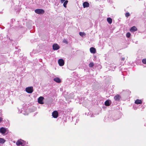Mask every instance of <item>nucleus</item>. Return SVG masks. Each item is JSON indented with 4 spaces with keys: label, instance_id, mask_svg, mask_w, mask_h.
Returning <instances> with one entry per match:
<instances>
[{
    "label": "nucleus",
    "instance_id": "obj_6",
    "mask_svg": "<svg viewBox=\"0 0 146 146\" xmlns=\"http://www.w3.org/2000/svg\"><path fill=\"white\" fill-rule=\"evenodd\" d=\"M58 63L60 66H63L64 64V60L62 59H59L58 61Z\"/></svg>",
    "mask_w": 146,
    "mask_h": 146
},
{
    "label": "nucleus",
    "instance_id": "obj_17",
    "mask_svg": "<svg viewBox=\"0 0 146 146\" xmlns=\"http://www.w3.org/2000/svg\"><path fill=\"white\" fill-rule=\"evenodd\" d=\"M68 2V0H65L63 3V6L64 7L66 8V5Z\"/></svg>",
    "mask_w": 146,
    "mask_h": 146
},
{
    "label": "nucleus",
    "instance_id": "obj_16",
    "mask_svg": "<svg viewBox=\"0 0 146 146\" xmlns=\"http://www.w3.org/2000/svg\"><path fill=\"white\" fill-rule=\"evenodd\" d=\"M105 105L106 106H110V104L109 101L108 100L106 101L105 102Z\"/></svg>",
    "mask_w": 146,
    "mask_h": 146
},
{
    "label": "nucleus",
    "instance_id": "obj_5",
    "mask_svg": "<svg viewBox=\"0 0 146 146\" xmlns=\"http://www.w3.org/2000/svg\"><path fill=\"white\" fill-rule=\"evenodd\" d=\"M7 132L6 129L5 128L2 127L0 128V133L2 134L5 133Z\"/></svg>",
    "mask_w": 146,
    "mask_h": 146
},
{
    "label": "nucleus",
    "instance_id": "obj_14",
    "mask_svg": "<svg viewBox=\"0 0 146 146\" xmlns=\"http://www.w3.org/2000/svg\"><path fill=\"white\" fill-rule=\"evenodd\" d=\"M135 103L137 104H141L142 103V102L141 100L137 99L135 101Z\"/></svg>",
    "mask_w": 146,
    "mask_h": 146
},
{
    "label": "nucleus",
    "instance_id": "obj_25",
    "mask_svg": "<svg viewBox=\"0 0 146 146\" xmlns=\"http://www.w3.org/2000/svg\"><path fill=\"white\" fill-rule=\"evenodd\" d=\"M3 118L2 117H0V123H1L2 121L3 120Z\"/></svg>",
    "mask_w": 146,
    "mask_h": 146
},
{
    "label": "nucleus",
    "instance_id": "obj_21",
    "mask_svg": "<svg viewBox=\"0 0 146 146\" xmlns=\"http://www.w3.org/2000/svg\"><path fill=\"white\" fill-rule=\"evenodd\" d=\"M131 36V34L129 32H128L126 34V36L127 38H129Z\"/></svg>",
    "mask_w": 146,
    "mask_h": 146
},
{
    "label": "nucleus",
    "instance_id": "obj_8",
    "mask_svg": "<svg viewBox=\"0 0 146 146\" xmlns=\"http://www.w3.org/2000/svg\"><path fill=\"white\" fill-rule=\"evenodd\" d=\"M52 116L54 118H56L58 116V113L57 111H54L52 113Z\"/></svg>",
    "mask_w": 146,
    "mask_h": 146
},
{
    "label": "nucleus",
    "instance_id": "obj_12",
    "mask_svg": "<svg viewBox=\"0 0 146 146\" xmlns=\"http://www.w3.org/2000/svg\"><path fill=\"white\" fill-rule=\"evenodd\" d=\"M54 80L55 82L60 83L61 82V80L59 78L56 77L54 79Z\"/></svg>",
    "mask_w": 146,
    "mask_h": 146
},
{
    "label": "nucleus",
    "instance_id": "obj_27",
    "mask_svg": "<svg viewBox=\"0 0 146 146\" xmlns=\"http://www.w3.org/2000/svg\"><path fill=\"white\" fill-rule=\"evenodd\" d=\"M65 0H60L61 2V3H62Z\"/></svg>",
    "mask_w": 146,
    "mask_h": 146
},
{
    "label": "nucleus",
    "instance_id": "obj_4",
    "mask_svg": "<svg viewBox=\"0 0 146 146\" xmlns=\"http://www.w3.org/2000/svg\"><path fill=\"white\" fill-rule=\"evenodd\" d=\"M44 98L42 96H40V97H39L38 100V103L39 104H43L44 103L42 101Z\"/></svg>",
    "mask_w": 146,
    "mask_h": 146
},
{
    "label": "nucleus",
    "instance_id": "obj_22",
    "mask_svg": "<svg viewBox=\"0 0 146 146\" xmlns=\"http://www.w3.org/2000/svg\"><path fill=\"white\" fill-rule=\"evenodd\" d=\"M130 15V14L129 12H127L125 14V16L126 17H128Z\"/></svg>",
    "mask_w": 146,
    "mask_h": 146
},
{
    "label": "nucleus",
    "instance_id": "obj_20",
    "mask_svg": "<svg viewBox=\"0 0 146 146\" xmlns=\"http://www.w3.org/2000/svg\"><path fill=\"white\" fill-rule=\"evenodd\" d=\"M79 35L80 36H83L86 35L85 34L84 32H80L79 33Z\"/></svg>",
    "mask_w": 146,
    "mask_h": 146
},
{
    "label": "nucleus",
    "instance_id": "obj_3",
    "mask_svg": "<svg viewBox=\"0 0 146 146\" xmlns=\"http://www.w3.org/2000/svg\"><path fill=\"white\" fill-rule=\"evenodd\" d=\"M24 141L21 139L18 140L16 142V145L18 146H22L24 143Z\"/></svg>",
    "mask_w": 146,
    "mask_h": 146
},
{
    "label": "nucleus",
    "instance_id": "obj_2",
    "mask_svg": "<svg viewBox=\"0 0 146 146\" xmlns=\"http://www.w3.org/2000/svg\"><path fill=\"white\" fill-rule=\"evenodd\" d=\"M35 12L37 14H40L43 13L44 11L42 9H37L35 10Z\"/></svg>",
    "mask_w": 146,
    "mask_h": 146
},
{
    "label": "nucleus",
    "instance_id": "obj_23",
    "mask_svg": "<svg viewBox=\"0 0 146 146\" xmlns=\"http://www.w3.org/2000/svg\"><path fill=\"white\" fill-rule=\"evenodd\" d=\"M142 62L144 64H146V58L143 59L142 60Z\"/></svg>",
    "mask_w": 146,
    "mask_h": 146
},
{
    "label": "nucleus",
    "instance_id": "obj_24",
    "mask_svg": "<svg viewBox=\"0 0 146 146\" xmlns=\"http://www.w3.org/2000/svg\"><path fill=\"white\" fill-rule=\"evenodd\" d=\"M63 42L64 43H65L66 44L68 43V42L65 40H63Z\"/></svg>",
    "mask_w": 146,
    "mask_h": 146
},
{
    "label": "nucleus",
    "instance_id": "obj_15",
    "mask_svg": "<svg viewBox=\"0 0 146 146\" xmlns=\"http://www.w3.org/2000/svg\"><path fill=\"white\" fill-rule=\"evenodd\" d=\"M107 21L110 24H111L112 22V19L110 17L108 18L107 19Z\"/></svg>",
    "mask_w": 146,
    "mask_h": 146
},
{
    "label": "nucleus",
    "instance_id": "obj_7",
    "mask_svg": "<svg viewBox=\"0 0 146 146\" xmlns=\"http://www.w3.org/2000/svg\"><path fill=\"white\" fill-rule=\"evenodd\" d=\"M53 49L54 50H56L59 49V46L57 44H54L52 46Z\"/></svg>",
    "mask_w": 146,
    "mask_h": 146
},
{
    "label": "nucleus",
    "instance_id": "obj_13",
    "mask_svg": "<svg viewBox=\"0 0 146 146\" xmlns=\"http://www.w3.org/2000/svg\"><path fill=\"white\" fill-rule=\"evenodd\" d=\"M130 30L131 32H134L137 31V29L135 26H133L131 28Z\"/></svg>",
    "mask_w": 146,
    "mask_h": 146
},
{
    "label": "nucleus",
    "instance_id": "obj_9",
    "mask_svg": "<svg viewBox=\"0 0 146 146\" xmlns=\"http://www.w3.org/2000/svg\"><path fill=\"white\" fill-rule=\"evenodd\" d=\"M121 98L119 94L116 95L114 97L115 100L117 101H119Z\"/></svg>",
    "mask_w": 146,
    "mask_h": 146
},
{
    "label": "nucleus",
    "instance_id": "obj_11",
    "mask_svg": "<svg viewBox=\"0 0 146 146\" xmlns=\"http://www.w3.org/2000/svg\"><path fill=\"white\" fill-rule=\"evenodd\" d=\"M90 51L91 53L93 54L95 53L96 52V49L93 47H92L90 48Z\"/></svg>",
    "mask_w": 146,
    "mask_h": 146
},
{
    "label": "nucleus",
    "instance_id": "obj_18",
    "mask_svg": "<svg viewBox=\"0 0 146 146\" xmlns=\"http://www.w3.org/2000/svg\"><path fill=\"white\" fill-rule=\"evenodd\" d=\"M5 142L4 139L2 138H0V143H4Z\"/></svg>",
    "mask_w": 146,
    "mask_h": 146
},
{
    "label": "nucleus",
    "instance_id": "obj_1",
    "mask_svg": "<svg viewBox=\"0 0 146 146\" xmlns=\"http://www.w3.org/2000/svg\"><path fill=\"white\" fill-rule=\"evenodd\" d=\"M26 92L28 93H31L33 91V88L32 86L28 87L26 88Z\"/></svg>",
    "mask_w": 146,
    "mask_h": 146
},
{
    "label": "nucleus",
    "instance_id": "obj_10",
    "mask_svg": "<svg viewBox=\"0 0 146 146\" xmlns=\"http://www.w3.org/2000/svg\"><path fill=\"white\" fill-rule=\"evenodd\" d=\"M83 7L85 8L89 7V4L87 2H85L83 3Z\"/></svg>",
    "mask_w": 146,
    "mask_h": 146
},
{
    "label": "nucleus",
    "instance_id": "obj_19",
    "mask_svg": "<svg viewBox=\"0 0 146 146\" xmlns=\"http://www.w3.org/2000/svg\"><path fill=\"white\" fill-rule=\"evenodd\" d=\"M89 66L90 67H92L94 66V64L92 62H91L89 64Z\"/></svg>",
    "mask_w": 146,
    "mask_h": 146
},
{
    "label": "nucleus",
    "instance_id": "obj_26",
    "mask_svg": "<svg viewBox=\"0 0 146 146\" xmlns=\"http://www.w3.org/2000/svg\"><path fill=\"white\" fill-rule=\"evenodd\" d=\"M125 59V58L124 57L122 58L121 59L123 61Z\"/></svg>",
    "mask_w": 146,
    "mask_h": 146
}]
</instances>
